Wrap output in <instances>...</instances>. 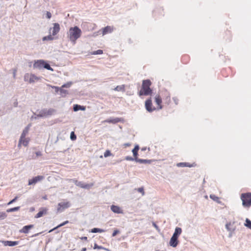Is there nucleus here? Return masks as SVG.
Masks as SVG:
<instances>
[{"label":"nucleus","instance_id":"nucleus-1","mask_svg":"<svg viewBox=\"0 0 251 251\" xmlns=\"http://www.w3.org/2000/svg\"><path fill=\"white\" fill-rule=\"evenodd\" d=\"M81 29L77 26H75L70 28L68 32V37L72 43L75 44L77 39L81 36Z\"/></svg>","mask_w":251,"mask_h":251},{"label":"nucleus","instance_id":"nucleus-2","mask_svg":"<svg viewBox=\"0 0 251 251\" xmlns=\"http://www.w3.org/2000/svg\"><path fill=\"white\" fill-rule=\"evenodd\" d=\"M151 84V81L149 79L143 80L141 88L138 93L139 95L140 96L151 95L152 93V91L150 88Z\"/></svg>","mask_w":251,"mask_h":251},{"label":"nucleus","instance_id":"nucleus-3","mask_svg":"<svg viewBox=\"0 0 251 251\" xmlns=\"http://www.w3.org/2000/svg\"><path fill=\"white\" fill-rule=\"evenodd\" d=\"M240 198L244 207L249 208L251 206V192L242 193Z\"/></svg>","mask_w":251,"mask_h":251},{"label":"nucleus","instance_id":"nucleus-4","mask_svg":"<svg viewBox=\"0 0 251 251\" xmlns=\"http://www.w3.org/2000/svg\"><path fill=\"white\" fill-rule=\"evenodd\" d=\"M33 68L39 69L44 68L47 70L53 71V69L50 67V65L43 60L36 61L33 64Z\"/></svg>","mask_w":251,"mask_h":251},{"label":"nucleus","instance_id":"nucleus-5","mask_svg":"<svg viewBox=\"0 0 251 251\" xmlns=\"http://www.w3.org/2000/svg\"><path fill=\"white\" fill-rule=\"evenodd\" d=\"M24 79L25 81H28L31 83L38 81L39 78L33 74H26L24 76Z\"/></svg>","mask_w":251,"mask_h":251},{"label":"nucleus","instance_id":"nucleus-6","mask_svg":"<svg viewBox=\"0 0 251 251\" xmlns=\"http://www.w3.org/2000/svg\"><path fill=\"white\" fill-rule=\"evenodd\" d=\"M145 106L146 109L149 112H151L156 109L153 106L151 99L150 98L145 101Z\"/></svg>","mask_w":251,"mask_h":251},{"label":"nucleus","instance_id":"nucleus-7","mask_svg":"<svg viewBox=\"0 0 251 251\" xmlns=\"http://www.w3.org/2000/svg\"><path fill=\"white\" fill-rule=\"evenodd\" d=\"M60 30V25L58 23L53 24V27L50 28L49 31L50 33L53 36L57 35Z\"/></svg>","mask_w":251,"mask_h":251},{"label":"nucleus","instance_id":"nucleus-8","mask_svg":"<svg viewBox=\"0 0 251 251\" xmlns=\"http://www.w3.org/2000/svg\"><path fill=\"white\" fill-rule=\"evenodd\" d=\"M163 103L168 105L171 102V97L169 92L166 91L161 95Z\"/></svg>","mask_w":251,"mask_h":251},{"label":"nucleus","instance_id":"nucleus-9","mask_svg":"<svg viewBox=\"0 0 251 251\" xmlns=\"http://www.w3.org/2000/svg\"><path fill=\"white\" fill-rule=\"evenodd\" d=\"M74 182L77 186L82 188L90 189L94 185V183L86 184L81 181H78L76 180H74Z\"/></svg>","mask_w":251,"mask_h":251},{"label":"nucleus","instance_id":"nucleus-10","mask_svg":"<svg viewBox=\"0 0 251 251\" xmlns=\"http://www.w3.org/2000/svg\"><path fill=\"white\" fill-rule=\"evenodd\" d=\"M155 102L156 104V109L157 110L161 109L163 108V106L162 105V99L160 95H157L155 96L154 98Z\"/></svg>","mask_w":251,"mask_h":251},{"label":"nucleus","instance_id":"nucleus-11","mask_svg":"<svg viewBox=\"0 0 251 251\" xmlns=\"http://www.w3.org/2000/svg\"><path fill=\"white\" fill-rule=\"evenodd\" d=\"M30 139L29 138L20 137L19 143L18 144V147L21 148L22 145L25 147L28 146Z\"/></svg>","mask_w":251,"mask_h":251},{"label":"nucleus","instance_id":"nucleus-12","mask_svg":"<svg viewBox=\"0 0 251 251\" xmlns=\"http://www.w3.org/2000/svg\"><path fill=\"white\" fill-rule=\"evenodd\" d=\"M70 206V203L69 201H63L60 202L57 205V211H62L64 209L69 208Z\"/></svg>","mask_w":251,"mask_h":251},{"label":"nucleus","instance_id":"nucleus-13","mask_svg":"<svg viewBox=\"0 0 251 251\" xmlns=\"http://www.w3.org/2000/svg\"><path fill=\"white\" fill-rule=\"evenodd\" d=\"M44 178L43 176H38L33 177L32 179H29L28 185H33L36 184L38 181L42 180Z\"/></svg>","mask_w":251,"mask_h":251},{"label":"nucleus","instance_id":"nucleus-14","mask_svg":"<svg viewBox=\"0 0 251 251\" xmlns=\"http://www.w3.org/2000/svg\"><path fill=\"white\" fill-rule=\"evenodd\" d=\"M48 209L46 207L40 208L39 212L35 216V218H40L48 213Z\"/></svg>","mask_w":251,"mask_h":251},{"label":"nucleus","instance_id":"nucleus-15","mask_svg":"<svg viewBox=\"0 0 251 251\" xmlns=\"http://www.w3.org/2000/svg\"><path fill=\"white\" fill-rule=\"evenodd\" d=\"M114 28L112 26H106L102 29V34L104 35L106 34L111 33L113 31Z\"/></svg>","mask_w":251,"mask_h":251},{"label":"nucleus","instance_id":"nucleus-16","mask_svg":"<svg viewBox=\"0 0 251 251\" xmlns=\"http://www.w3.org/2000/svg\"><path fill=\"white\" fill-rule=\"evenodd\" d=\"M177 238L173 236L170 239L169 244L171 246L176 247L178 244Z\"/></svg>","mask_w":251,"mask_h":251},{"label":"nucleus","instance_id":"nucleus-17","mask_svg":"<svg viewBox=\"0 0 251 251\" xmlns=\"http://www.w3.org/2000/svg\"><path fill=\"white\" fill-rule=\"evenodd\" d=\"M111 210L116 213H122L123 210L121 209V208L117 205H112L111 206Z\"/></svg>","mask_w":251,"mask_h":251},{"label":"nucleus","instance_id":"nucleus-18","mask_svg":"<svg viewBox=\"0 0 251 251\" xmlns=\"http://www.w3.org/2000/svg\"><path fill=\"white\" fill-rule=\"evenodd\" d=\"M33 227V225H30L24 226L21 230V232L24 233H27L29 230Z\"/></svg>","mask_w":251,"mask_h":251},{"label":"nucleus","instance_id":"nucleus-19","mask_svg":"<svg viewBox=\"0 0 251 251\" xmlns=\"http://www.w3.org/2000/svg\"><path fill=\"white\" fill-rule=\"evenodd\" d=\"M139 150V147L138 145H136L134 148L132 150V151L134 157V160H136V158H138V151Z\"/></svg>","mask_w":251,"mask_h":251},{"label":"nucleus","instance_id":"nucleus-20","mask_svg":"<svg viewBox=\"0 0 251 251\" xmlns=\"http://www.w3.org/2000/svg\"><path fill=\"white\" fill-rule=\"evenodd\" d=\"M181 228L180 227H177L176 228L175 232L174 233L173 236H175V237L178 238L179 235L181 233Z\"/></svg>","mask_w":251,"mask_h":251},{"label":"nucleus","instance_id":"nucleus-21","mask_svg":"<svg viewBox=\"0 0 251 251\" xmlns=\"http://www.w3.org/2000/svg\"><path fill=\"white\" fill-rule=\"evenodd\" d=\"M19 243L18 241H7L4 243V245L5 246H14L18 245Z\"/></svg>","mask_w":251,"mask_h":251},{"label":"nucleus","instance_id":"nucleus-22","mask_svg":"<svg viewBox=\"0 0 251 251\" xmlns=\"http://www.w3.org/2000/svg\"><path fill=\"white\" fill-rule=\"evenodd\" d=\"M79 110H85V107L83 106H81V105H77V104L74 105V110L75 111H78Z\"/></svg>","mask_w":251,"mask_h":251},{"label":"nucleus","instance_id":"nucleus-23","mask_svg":"<svg viewBox=\"0 0 251 251\" xmlns=\"http://www.w3.org/2000/svg\"><path fill=\"white\" fill-rule=\"evenodd\" d=\"M177 166L178 167H192V165H191L189 163H186V162H182V163H179L177 164Z\"/></svg>","mask_w":251,"mask_h":251},{"label":"nucleus","instance_id":"nucleus-24","mask_svg":"<svg viewBox=\"0 0 251 251\" xmlns=\"http://www.w3.org/2000/svg\"><path fill=\"white\" fill-rule=\"evenodd\" d=\"M68 223H69V221H65V222H63V223H61V224H60V225H58L56 227H54V228H53V229H52L50 230L49 231V232H51L52 231H53V230H55V229H57V228H59V227H61V226H64V225H66V224H68Z\"/></svg>","mask_w":251,"mask_h":251},{"label":"nucleus","instance_id":"nucleus-25","mask_svg":"<svg viewBox=\"0 0 251 251\" xmlns=\"http://www.w3.org/2000/svg\"><path fill=\"white\" fill-rule=\"evenodd\" d=\"M53 35L52 34H50L48 36H45L43 38V41H47V40H53L54 39Z\"/></svg>","mask_w":251,"mask_h":251},{"label":"nucleus","instance_id":"nucleus-26","mask_svg":"<svg viewBox=\"0 0 251 251\" xmlns=\"http://www.w3.org/2000/svg\"><path fill=\"white\" fill-rule=\"evenodd\" d=\"M91 232L92 233H97V232L102 233V232H104V230H103L102 229H100V228H94L91 229Z\"/></svg>","mask_w":251,"mask_h":251},{"label":"nucleus","instance_id":"nucleus-27","mask_svg":"<svg viewBox=\"0 0 251 251\" xmlns=\"http://www.w3.org/2000/svg\"><path fill=\"white\" fill-rule=\"evenodd\" d=\"M136 162L140 163H150L151 161L149 160H146V159H141L139 158H136Z\"/></svg>","mask_w":251,"mask_h":251},{"label":"nucleus","instance_id":"nucleus-28","mask_svg":"<svg viewBox=\"0 0 251 251\" xmlns=\"http://www.w3.org/2000/svg\"><path fill=\"white\" fill-rule=\"evenodd\" d=\"M20 206H17V207H13V208H9L6 210V212L8 213H9V212H14V211H16L19 210L20 209Z\"/></svg>","mask_w":251,"mask_h":251},{"label":"nucleus","instance_id":"nucleus-29","mask_svg":"<svg viewBox=\"0 0 251 251\" xmlns=\"http://www.w3.org/2000/svg\"><path fill=\"white\" fill-rule=\"evenodd\" d=\"M189 61V57L187 55H184L182 57V61L184 64H187Z\"/></svg>","mask_w":251,"mask_h":251},{"label":"nucleus","instance_id":"nucleus-30","mask_svg":"<svg viewBox=\"0 0 251 251\" xmlns=\"http://www.w3.org/2000/svg\"><path fill=\"white\" fill-rule=\"evenodd\" d=\"M29 128L28 127H26L25 128V129L23 131V132L21 135V137H25L26 135L27 134L28 132Z\"/></svg>","mask_w":251,"mask_h":251},{"label":"nucleus","instance_id":"nucleus-31","mask_svg":"<svg viewBox=\"0 0 251 251\" xmlns=\"http://www.w3.org/2000/svg\"><path fill=\"white\" fill-rule=\"evenodd\" d=\"M245 226L251 229V221L249 219H246Z\"/></svg>","mask_w":251,"mask_h":251},{"label":"nucleus","instance_id":"nucleus-32","mask_svg":"<svg viewBox=\"0 0 251 251\" xmlns=\"http://www.w3.org/2000/svg\"><path fill=\"white\" fill-rule=\"evenodd\" d=\"M103 53V50H98L96 51H94L92 53V54L93 55H96V54H101Z\"/></svg>","mask_w":251,"mask_h":251},{"label":"nucleus","instance_id":"nucleus-33","mask_svg":"<svg viewBox=\"0 0 251 251\" xmlns=\"http://www.w3.org/2000/svg\"><path fill=\"white\" fill-rule=\"evenodd\" d=\"M124 88H125V87L124 85H122V86H117L115 89L114 90L115 91H123V90H124Z\"/></svg>","mask_w":251,"mask_h":251},{"label":"nucleus","instance_id":"nucleus-34","mask_svg":"<svg viewBox=\"0 0 251 251\" xmlns=\"http://www.w3.org/2000/svg\"><path fill=\"white\" fill-rule=\"evenodd\" d=\"M70 138L73 141H74V140H75L76 139V135H75V133L74 131H72L71 133V135H70Z\"/></svg>","mask_w":251,"mask_h":251},{"label":"nucleus","instance_id":"nucleus-35","mask_svg":"<svg viewBox=\"0 0 251 251\" xmlns=\"http://www.w3.org/2000/svg\"><path fill=\"white\" fill-rule=\"evenodd\" d=\"M111 155V152L109 150H106L105 152L104 153V156L105 157H107L109 156H110Z\"/></svg>","mask_w":251,"mask_h":251},{"label":"nucleus","instance_id":"nucleus-36","mask_svg":"<svg viewBox=\"0 0 251 251\" xmlns=\"http://www.w3.org/2000/svg\"><path fill=\"white\" fill-rule=\"evenodd\" d=\"M7 215L4 212H0V219H4L6 217Z\"/></svg>","mask_w":251,"mask_h":251},{"label":"nucleus","instance_id":"nucleus-37","mask_svg":"<svg viewBox=\"0 0 251 251\" xmlns=\"http://www.w3.org/2000/svg\"><path fill=\"white\" fill-rule=\"evenodd\" d=\"M106 121L108 123H116L119 122V120L117 118V119H115L113 120H107Z\"/></svg>","mask_w":251,"mask_h":251},{"label":"nucleus","instance_id":"nucleus-38","mask_svg":"<svg viewBox=\"0 0 251 251\" xmlns=\"http://www.w3.org/2000/svg\"><path fill=\"white\" fill-rule=\"evenodd\" d=\"M137 191L139 192L142 193L143 196L144 195L145 192H144V190L143 187H140V188H138Z\"/></svg>","mask_w":251,"mask_h":251},{"label":"nucleus","instance_id":"nucleus-39","mask_svg":"<svg viewBox=\"0 0 251 251\" xmlns=\"http://www.w3.org/2000/svg\"><path fill=\"white\" fill-rule=\"evenodd\" d=\"M120 233V231L118 229H115L114 230L113 233H112V236L114 237L117 234Z\"/></svg>","mask_w":251,"mask_h":251},{"label":"nucleus","instance_id":"nucleus-40","mask_svg":"<svg viewBox=\"0 0 251 251\" xmlns=\"http://www.w3.org/2000/svg\"><path fill=\"white\" fill-rule=\"evenodd\" d=\"M18 199V197H16L14 199H13L12 200H11V201H10L8 203V205H9V204H12V203L14 202L15 201H16Z\"/></svg>","mask_w":251,"mask_h":251},{"label":"nucleus","instance_id":"nucleus-41","mask_svg":"<svg viewBox=\"0 0 251 251\" xmlns=\"http://www.w3.org/2000/svg\"><path fill=\"white\" fill-rule=\"evenodd\" d=\"M126 160H128V161H132V160H134V157L132 158V157H130V156H126Z\"/></svg>","mask_w":251,"mask_h":251},{"label":"nucleus","instance_id":"nucleus-42","mask_svg":"<svg viewBox=\"0 0 251 251\" xmlns=\"http://www.w3.org/2000/svg\"><path fill=\"white\" fill-rule=\"evenodd\" d=\"M46 15H47V17L48 19H50L51 18V14L50 12H47V13H46Z\"/></svg>","mask_w":251,"mask_h":251},{"label":"nucleus","instance_id":"nucleus-43","mask_svg":"<svg viewBox=\"0 0 251 251\" xmlns=\"http://www.w3.org/2000/svg\"><path fill=\"white\" fill-rule=\"evenodd\" d=\"M231 225V223H227L226 224V229L228 230H230V228H229V226H230Z\"/></svg>","mask_w":251,"mask_h":251},{"label":"nucleus","instance_id":"nucleus-44","mask_svg":"<svg viewBox=\"0 0 251 251\" xmlns=\"http://www.w3.org/2000/svg\"><path fill=\"white\" fill-rule=\"evenodd\" d=\"M60 92L61 93H63V94H66L67 93V90H64V89H62V88L60 89Z\"/></svg>","mask_w":251,"mask_h":251},{"label":"nucleus","instance_id":"nucleus-45","mask_svg":"<svg viewBox=\"0 0 251 251\" xmlns=\"http://www.w3.org/2000/svg\"><path fill=\"white\" fill-rule=\"evenodd\" d=\"M130 146H131V144L130 143H125V144H123V146L125 148H126V147H129Z\"/></svg>","mask_w":251,"mask_h":251},{"label":"nucleus","instance_id":"nucleus-46","mask_svg":"<svg viewBox=\"0 0 251 251\" xmlns=\"http://www.w3.org/2000/svg\"><path fill=\"white\" fill-rule=\"evenodd\" d=\"M35 154H36L37 156H41L42 155V154L41 151H37V152H36Z\"/></svg>","mask_w":251,"mask_h":251},{"label":"nucleus","instance_id":"nucleus-47","mask_svg":"<svg viewBox=\"0 0 251 251\" xmlns=\"http://www.w3.org/2000/svg\"><path fill=\"white\" fill-rule=\"evenodd\" d=\"M70 86V84H64L62 87H69Z\"/></svg>","mask_w":251,"mask_h":251},{"label":"nucleus","instance_id":"nucleus-48","mask_svg":"<svg viewBox=\"0 0 251 251\" xmlns=\"http://www.w3.org/2000/svg\"><path fill=\"white\" fill-rule=\"evenodd\" d=\"M81 240H86H86H87V237H85V236H84V237H82L81 238Z\"/></svg>","mask_w":251,"mask_h":251},{"label":"nucleus","instance_id":"nucleus-49","mask_svg":"<svg viewBox=\"0 0 251 251\" xmlns=\"http://www.w3.org/2000/svg\"><path fill=\"white\" fill-rule=\"evenodd\" d=\"M173 99H174L176 104H177V99L176 98H174Z\"/></svg>","mask_w":251,"mask_h":251},{"label":"nucleus","instance_id":"nucleus-50","mask_svg":"<svg viewBox=\"0 0 251 251\" xmlns=\"http://www.w3.org/2000/svg\"><path fill=\"white\" fill-rule=\"evenodd\" d=\"M40 234V233H36V234H35L33 235L32 236V237H34V236H38V235H39Z\"/></svg>","mask_w":251,"mask_h":251},{"label":"nucleus","instance_id":"nucleus-51","mask_svg":"<svg viewBox=\"0 0 251 251\" xmlns=\"http://www.w3.org/2000/svg\"><path fill=\"white\" fill-rule=\"evenodd\" d=\"M86 251V248H83L81 250V251Z\"/></svg>","mask_w":251,"mask_h":251},{"label":"nucleus","instance_id":"nucleus-52","mask_svg":"<svg viewBox=\"0 0 251 251\" xmlns=\"http://www.w3.org/2000/svg\"><path fill=\"white\" fill-rule=\"evenodd\" d=\"M96 247H97V245H96V244H95V248H94V249H96Z\"/></svg>","mask_w":251,"mask_h":251},{"label":"nucleus","instance_id":"nucleus-53","mask_svg":"<svg viewBox=\"0 0 251 251\" xmlns=\"http://www.w3.org/2000/svg\"><path fill=\"white\" fill-rule=\"evenodd\" d=\"M53 87V88H56V89H57V88H58L57 87H55V86H53V87Z\"/></svg>","mask_w":251,"mask_h":251},{"label":"nucleus","instance_id":"nucleus-54","mask_svg":"<svg viewBox=\"0 0 251 251\" xmlns=\"http://www.w3.org/2000/svg\"><path fill=\"white\" fill-rule=\"evenodd\" d=\"M210 198L213 199V197H212V195H210Z\"/></svg>","mask_w":251,"mask_h":251}]
</instances>
